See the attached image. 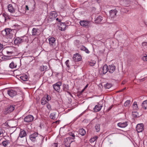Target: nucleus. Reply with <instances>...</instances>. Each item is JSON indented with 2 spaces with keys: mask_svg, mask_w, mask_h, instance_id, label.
Returning a JSON list of instances; mask_svg holds the SVG:
<instances>
[{
  "mask_svg": "<svg viewBox=\"0 0 147 147\" xmlns=\"http://www.w3.org/2000/svg\"><path fill=\"white\" fill-rule=\"evenodd\" d=\"M13 33V30L9 28L5 29L2 31V34L4 36H6L10 39H12L14 37Z\"/></svg>",
  "mask_w": 147,
  "mask_h": 147,
  "instance_id": "1",
  "label": "nucleus"
},
{
  "mask_svg": "<svg viewBox=\"0 0 147 147\" xmlns=\"http://www.w3.org/2000/svg\"><path fill=\"white\" fill-rule=\"evenodd\" d=\"M7 8L9 12L13 13V16L17 17L20 16V13L19 10L14 9L11 4H9L7 6Z\"/></svg>",
  "mask_w": 147,
  "mask_h": 147,
  "instance_id": "2",
  "label": "nucleus"
},
{
  "mask_svg": "<svg viewBox=\"0 0 147 147\" xmlns=\"http://www.w3.org/2000/svg\"><path fill=\"white\" fill-rule=\"evenodd\" d=\"M49 44L52 47L54 48L56 50H57V48L55 47H56V44L55 41L56 40L55 39L54 37H51L48 39Z\"/></svg>",
  "mask_w": 147,
  "mask_h": 147,
  "instance_id": "3",
  "label": "nucleus"
},
{
  "mask_svg": "<svg viewBox=\"0 0 147 147\" xmlns=\"http://www.w3.org/2000/svg\"><path fill=\"white\" fill-rule=\"evenodd\" d=\"M61 82H59L53 85L54 89L56 91L59 92L60 91V86L61 85Z\"/></svg>",
  "mask_w": 147,
  "mask_h": 147,
  "instance_id": "4",
  "label": "nucleus"
},
{
  "mask_svg": "<svg viewBox=\"0 0 147 147\" xmlns=\"http://www.w3.org/2000/svg\"><path fill=\"white\" fill-rule=\"evenodd\" d=\"M108 66L107 65H105L102 68H100L99 70V72L104 74H106L108 71Z\"/></svg>",
  "mask_w": 147,
  "mask_h": 147,
  "instance_id": "5",
  "label": "nucleus"
},
{
  "mask_svg": "<svg viewBox=\"0 0 147 147\" xmlns=\"http://www.w3.org/2000/svg\"><path fill=\"white\" fill-rule=\"evenodd\" d=\"M71 138L67 137L64 140V144L65 146L67 147H70V144L72 141L71 140Z\"/></svg>",
  "mask_w": 147,
  "mask_h": 147,
  "instance_id": "6",
  "label": "nucleus"
},
{
  "mask_svg": "<svg viewBox=\"0 0 147 147\" xmlns=\"http://www.w3.org/2000/svg\"><path fill=\"white\" fill-rule=\"evenodd\" d=\"M80 25L86 27L87 26L88 27H90V22L89 21H81L80 22Z\"/></svg>",
  "mask_w": 147,
  "mask_h": 147,
  "instance_id": "7",
  "label": "nucleus"
},
{
  "mask_svg": "<svg viewBox=\"0 0 147 147\" xmlns=\"http://www.w3.org/2000/svg\"><path fill=\"white\" fill-rule=\"evenodd\" d=\"M144 126L143 124H138L136 126V129L138 132H142L144 130Z\"/></svg>",
  "mask_w": 147,
  "mask_h": 147,
  "instance_id": "8",
  "label": "nucleus"
},
{
  "mask_svg": "<svg viewBox=\"0 0 147 147\" xmlns=\"http://www.w3.org/2000/svg\"><path fill=\"white\" fill-rule=\"evenodd\" d=\"M38 135V133L37 132H34L30 135V139L32 141L34 142L36 140V138Z\"/></svg>",
  "mask_w": 147,
  "mask_h": 147,
  "instance_id": "9",
  "label": "nucleus"
},
{
  "mask_svg": "<svg viewBox=\"0 0 147 147\" xmlns=\"http://www.w3.org/2000/svg\"><path fill=\"white\" fill-rule=\"evenodd\" d=\"M34 117L32 115H28L24 118V121L27 123H29L32 121Z\"/></svg>",
  "mask_w": 147,
  "mask_h": 147,
  "instance_id": "10",
  "label": "nucleus"
},
{
  "mask_svg": "<svg viewBox=\"0 0 147 147\" xmlns=\"http://www.w3.org/2000/svg\"><path fill=\"white\" fill-rule=\"evenodd\" d=\"M73 59L75 61H78L81 60L82 57L80 55L77 53L74 55Z\"/></svg>",
  "mask_w": 147,
  "mask_h": 147,
  "instance_id": "11",
  "label": "nucleus"
},
{
  "mask_svg": "<svg viewBox=\"0 0 147 147\" xmlns=\"http://www.w3.org/2000/svg\"><path fill=\"white\" fill-rule=\"evenodd\" d=\"M15 105H11L7 107L6 110V113H9L12 112L14 109Z\"/></svg>",
  "mask_w": 147,
  "mask_h": 147,
  "instance_id": "12",
  "label": "nucleus"
},
{
  "mask_svg": "<svg viewBox=\"0 0 147 147\" xmlns=\"http://www.w3.org/2000/svg\"><path fill=\"white\" fill-rule=\"evenodd\" d=\"M7 93L11 97H13L17 94V92L14 90H11L7 91Z\"/></svg>",
  "mask_w": 147,
  "mask_h": 147,
  "instance_id": "13",
  "label": "nucleus"
},
{
  "mask_svg": "<svg viewBox=\"0 0 147 147\" xmlns=\"http://www.w3.org/2000/svg\"><path fill=\"white\" fill-rule=\"evenodd\" d=\"M58 114L56 112H53L51 113L50 115V118L53 120H56L58 117Z\"/></svg>",
  "mask_w": 147,
  "mask_h": 147,
  "instance_id": "14",
  "label": "nucleus"
},
{
  "mask_svg": "<svg viewBox=\"0 0 147 147\" xmlns=\"http://www.w3.org/2000/svg\"><path fill=\"white\" fill-rule=\"evenodd\" d=\"M108 69L109 73H112L115 70V66L113 65H109L108 66Z\"/></svg>",
  "mask_w": 147,
  "mask_h": 147,
  "instance_id": "15",
  "label": "nucleus"
},
{
  "mask_svg": "<svg viewBox=\"0 0 147 147\" xmlns=\"http://www.w3.org/2000/svg\"><path fill=\"white\" fill-rule=\"evenodd\" d=\"M117 11L115 9L112 10L110 11V16L111 18L115 17L117 13Z\"/></svg>",
  "mask_w": 147,
  "mask_h": 147,
  "instance_id": "16",
  "label": "nucleus"
},
{
  "mask_svg": "<svg viewBox=\"0 0 147 147\" xmlns=\"http://www.w3.org/2000/svg\"><path fill=\"white\" fill-rule=\"evenodd\" d=\"M23 41V40L21 38H16L14 40V43L15 45H18Z\"/></svg>",
  "mask_w": 147,
  "mask_h": 147,
  "instance_id": "17",
  "label": "nucleus"
},
{
  "mask_svg": "<svg viewBox=\"0 0 147 147\" xmlns=\"http://www.w3.org/2000/svg\"><path fill=\"white\" fill-rule=\"evenodd\" d=\"M63 90L67 92L70 96H72L71 93L68 91L69 90V86L68 84H63Z\"/></svg>",
  "mask_w": 147,
  "mask_h": 147,
  "instance_id": "18",
  "label": "nucleus"
},
{
  "mask_svg": "<svg viewBox=\"0 0 147 147\" xmlns=\"http://www.w3.org/2000/svg\"><path fill=\"white\" fill-rule=\"evenodd\" d=\"M102 107V106L101 105L99 104H98L97 105L95 106L94 108V111L96 112L99 111L100 110Z\"/></svg>",
  "mask_w": 147,
  "mask_h": 147,
  "instance_id": "19",
  "label": "nucleus"
},
{
  "mask_svg": "<svg viewBox=\"0 0 147 147\" xmlns=\"http://www.w3.org/2000/svg\"><path fill=\"white\" fill-rule=\"evenodd\" d=\"M57 16V14L55 12L52 11L50 13V18L53 20Z\"/></svg>",
  "mask_w": 147,
  "mask_h": 147,
  "instance_id": "20",
  "label": "nucleus"
},
{
  "mask_svg": "<svg viewBox=\"0 0 147 147\" xmlns=\"http://www.w3.org/2000/svg\"><path fill=\"white\" fill-rule=\"evenodd\" d=\"M117 125L119 127L124 128L127 125V122H119L117 124Z\"/></svg>",
  "mask_w": 147,
  "mask_h": 147,
  "instance_id": "21",
  "label": "nucleus"
},
{
  "mask_svg": "<svg viewBox=\"0 0 147 147\" xmlns=\"http://www.w3.org/2000/svg\"><path fill=\"white\" fill-rule=\"evenodd\" d=\"M80 50L82 51H84L87 53H90V51L88 50L86 47L83 45H82L81 47Z\"/></svg>",
  "mask_w": 147,
  "mask_h": 147,
  "instance_id": "22",
  "label": "nucleus"
},
{
  "mask_svg": "<svg viewBox=\"0 0 147 147\" xmlns=\"http://www.w3.org/2000/svg\"><path fill=\"white\" fill-rule=\"evenodd\" d=\"M26 131L24 130L21 131L19 135V136L20 138H23L26 135Z\"/></svg>",
  "mask_w": 147,
  "mask_h": 147,
  "instance_id": "23",
  "label": "nucleus"
},
{
  "mask_svg": "<svg viewBox=\"0 0 147 147\" xmlns=\"http://www.w3.org/2000/svg\"><path fill=\"white\" fill-rule=\"evenodd\" d=\"M60 26H61L60 27V28H61L60 30L61 31L64 30L66 27V25L64 23L61 22Z\"/></svg>",
  "mask_w": 147,
  "mask_h": 147,
  "instance_id": "24",
  "label": "nucleus"
},
{
  "mask_svg": "<svg viewBox=\"0 0 147 147\" xmlns=\"http://www.w3.org/2000/svg\"><path fill=\"white\" fill-rule=\"evenodd\" d=\"M79 132V134L82 136H84L86 134V131L83 128L80 129Z\"/></svg>",
  "mask_w": 147,
  "mask_h": 147,
  "instance_id": "25",
  "label": "nucleus"
},
{
  "mask_svg": "<svg viewBox=\"0 0 147 147\" xmlns=\"http://www.w3.org/2000/svg\"><path fill=\"white\" fill-rule=\"evenodd\" d=\"M17 65L13 61L9 65V67L11 69L16 68L17 67Z\"/></svg>",
  "mask_w": 147,
  "mask_h": 147,
  "instance_id": "26",
  "label": "nucleus"
},
{
  "mask_svg": "<svg viewBox=\"0 0 147 147\" xmlns=\"http://www.w3.org/2000/svg\"><path fill=\"white\" fill-rule=\"evenodd\" d=\"M143 108L146 109H147V100L144 101L142 104Z\"/></svg>",
  "mask_w": 147,
  "mask_h": 147,
  "instance_id": "27",
  "label": "nucleus"
},
{
  "mask_svg": "<svg viewBox=\"0 0 147 147\" xmlns=\"http://www.w3.org/2000/svg\"><path fill=\"white\" fill-rule=\"evenodd\" d=\"M48 102L47 100L46 97H44L42 98L41 100V103L42 105H45Z\"/></svg>",
  "mask_w": 147,
  "mask_h": 147,
  "instance_id": "28",
  "label": "nucleus"
},
{
  "mask_svg": "<svg viewBox=\"0 0 147 147\" xmlns=\"http://www.w3.org/2000/svg\"><path fill=\"white\" fill-rule=\"evenodd\" d=\"M5 17L4 16L3 13L0 15V21L2 22H5Z\"/></svg>",
  "mask_w": 147,
  "mask_h": 147,
  "instance_id": "29",
  "label": "nucleus"
},
{
  "mask_svg": "<svg viewBox=\"0 0 147 147\" xmlns=\"http://www.w3.org/2000/svg\"><path fill=\"white\" fill-rule=\"evenodd\" d=\"M102 20V18L101 16H99L95 20V22L97 23H99Z\"/></svg>",
  "mask_w": 147,
  "mask_h": 147,
  "instance_id": "30",
  "label": "nucleus"
},
{
  "mask_svg": "<svg viewBox=\"0 0 147 147\" xmlns=\"http://www.w3.org/2000/svg\"><path fill=\"white\" fill-rule=\"evenodd\" d=\"M2 144L5 147L9 145L10 142L9 141L6 140L3 142Z\"/></svg>",
  "mask_w": 147,
  "mask_h": 147,
  "instance_id": "31",
  "label": "nucleus"
},
{
  "mask_svg": "<svg viewBox=\"0 0 147 147\" xmlns=\"http://www.w3.org/2000/svg\"><path fill=\"white\" fill-rule=\"evenodd\" d=\"M20 79L23 80V81H27L28 79V76L27 75H25L22 76H21L20 77Z\"/></svg>",
  "mask_w": 147,
  "mask_h": 147,
  "instance_id": "32",
  "label": "nucleus"
},
{
  "mask_svg": "<svg viewBox=\"0 0 147 147\" xmlns=\"http://www.w3.org/2000/svg\"><path fill=\"white\" fill-rule=\"evenodd\" d=\"M12 58L11 56H5L3 57V59L5 61H6L11 59Z\"/></svg>",
  "mask_w": 147,
  "mask_h": 147,
  "instance_id": "33",
  "label": "nucleus"
},
{
  "mask_svg": "<svg viewBox=\"0 0 147 147\" xmlns=\"http://www.w3.org/2000/svg\"><path fill=\"white\" fill-rule=\"evenodd\" d=\"M38 29L34 28L32 29V35H36L37 34Z\"/></svg>",
  "mask_w": 147,
  "mask_h": 147,
  "instance_id": "34",
  "label": "nucleus"
},
{
  "mask_svg": "<svg viewBox=\"0 0 147 147\" xmlns=\"http://www.w3.org/2000/svg\"><path fill=\"white\" fill-rule=\"evenodd\" d=\"M95 128L97 132L99 131L100 129V125L99 124H97L96 125Z\"/></svg>",
  "mask_w": 147,
  "mask_h": 147,
  "instance_id": "35",
  "label": "nucleus"
},
{
  "mask_svg": "<svg viewBox=\"0 0 147 147\" xmlns=\"http://www.w3.org/2000/svg\"><path fill=\"white\" fill-rule=\"evenodd\" d=\"M112 86L111 84L110 83H107L106 84L104 85V87L105 88L109 89Z\"/></svg>",
  "mask_w": 147,
  "mask_h": 147,
  "instance_id": "36",
  "label": "nucleus"
},
{
  "mask_svg": "<svg viewBox=\"0 0 147 147\" xmlns=\"http://www.w3.org/2000/svg\"><path fill=\"white\" fill-rule=\"evenodd\" d=\"M132 115L133 117L134 118L137 117L139 116L138 113L137 112H132Z\"/></svg>",
  "mask_w": 147,
  "mask_h": 147,
  "instance_id": "37",
  "label": "nucleus"
},
{
  "mask_svg": "<svg viewBox=\"0 0 147 147\" xmlns=\"http://www.w3.org/2000/svg\"><path fill=\"white\" fill-rule=\"evenodd\" d=\"M130 100H127L124 103V106L125 107H128L129 106L130 103Z\"/></svg>",
  "mask_w": 147,
  "mask_h": 147,
  "instance_id": "38",
  "label": "nucleus"
},
{
  "mask_svg": "<svg viewBox=\"0 0 147 147\" xmlns=\"http://www.w3.org/2000/svg\"><path fill=\"white\" fill-rule=\"evenodd\" d=\"M133 107L134 109L137 110L138 109V106L136 102H134Z\"/></svg>",
  "mask_w": 147,
  "mask_h": 147,
  "instance_id": "39",
  "label": "nucleus"
},
{
  "mask_svg": "<svg viewBox=\"0 0 147 147\" xmlns=\"http://www.w3.org/2000/svg\"><path fill=\"white\" fill-rule=\"evenodd\" d=\"M98 137L97 136H95L92 138H91L90 140L91 143L94 142L98 138Z\"/></svg>",
  "mask_w": 147,
  "mask_h": 147,
  "instance_id": "40",
  "label": "nucleus"
},
{
  "mask_svg": "<svg viewBox=\"0 0 147 147\" xmlns=\"http://www.w3.org/2000/svg\"><path fill=\"white\" fill-rule=\"evenodd\" d=\"M91 61L90 62L89 64L91 66H93L96 63V61Z\"/></svg>",
  "mask_w": 147,
  "mask_h": 147,
  "instance_id": "41",
  "label": "nucleus"
},
{
  "mask_svg": "<svg viewBox=\"0 0 147 147\" xmlns=\"http://www.w3.org/2000/svg\"><path fill=\"white\" fill-rule=\"evenodd\" d=\"M146 56H144L142 57V59L143 60L147 61V56L146 55Z\"/></svg>",
  "mask_w": 147,
  "mask_h": 147,
  "instance_id": "42",
  "label": "nucleus"
},
{
  "mask_svg": "<svg viewBox=\"0 0 147 147\" xmlns=\"http://www.w3.org/2000/svg\"><path fill=\"white\" fill-rule=\"evenodd\" d=\"M47 107L48 108V109L49 110H51V106L49 103H47Z\"/></svg>",
  "mask_w": 147,
  "mask_h": 147,
  "instance_id": "43",
  "label": "nucleus"
},
{
  "mask_svg": "<svg viewBox=\"0 0 147 147\" xmlns=\"http://www.w3.org/2000/svg\"><path fill=\"white\" fill-rule=\"evenodd\" d=\"M45 66L43 65L41 66L40 67V70L41 71H43L45 70Z\"/></svg>",
  "mask_w": 147,
  "mask_h": 147,
  "instance_id": "44",
  "label": "nucleus"
},
{
  "mask_svg": "<svg viewBox=\"0 0 147 147\" xmlns=\"http://www.w3.org/2000/svg\"><path fill=\"white\" fill-rule=\"evenodd\" d=\"M3 45L0 43V51H1L3 50Z\"/></svg>",
  "mask_w": 147,
  "mask_h": 147,
  "instance_id": "45",
  "label": "nucleus"
},
{
  "mask_svg": "<svg viewBox=\"0 0 147 147\" xmlns=\"http://www.w3.org/2000/svg\"><path fill=\"white\" fill-rule=\"evenodd\" d=\"M46 99L47 100L48 102L49 100H50L51 99V97L50 96L48 95H47V97H46Z\"/></svg>",
  "mask_w": 147,
  "mask_h": 147,
  "instance_id": "46",
  "label": "nucleus"
},
{
  "mask_svg": "<svg viewBox=\"0 0 147 147\" xmlns=\"http://www.w3.org/2000/svg\"><path fill=\"white\" fill-rule=\"evenodd\" d=\"M69 60H67L65 62V63L67 66L69 68Z\"/></svg>",
  "mask_w": 147,
  "mask_h": 147,
  "instance_id": "47",
  "label": "nucleus"
},
{
  "mask_svg": "<svg viewBox=\"0 0 147 147\" xmlns=\"http://www.w3.org/2000/svg\"><path fill=\"white\" fill-rule=\"evenodd\" d=\"M142 46L143 47H146L147 46V42H142Z\"/></svg>",
  "mask_w": 147,
  "mask_h": 147,
  "instance_id": "48",
  "label": "nucleus"
},
{
  "mask_svg": "<svg viewBox=\"0 0 147 147\" xmlns=\"http://www.w3.org/2000/svg\"><path fill=\"white\" fill-rule=\"evenodd\" d=\"M69 134L70 136H72L73 137V138L72 139H74L75 136L73 133H72V132L70 133H69Z\"/></svg>",
  "mask_w": 147,
  "mask_h": 147,
  "instance_id": "49",
  "label": "nucleus"
},
{
  "mask_svg": "<svg viewBox=\"0 0 147 147\" xmlns=\"http://www.w3.org/2000/svg\"><path fill=\"white\" fill-rule=\"evenodd\" d=\"M3 15H4V16L5 17V21L7 19H9V17L7 14H5V13H3Z\"/></svg>",
  "mask_w": 147,
  "mask_h": 147,
  "instance_id": "50",
  "label": "nucleus"
},
{
  "mask_svg": "<svg viewBox=\"0 0 147 147\" xmlns=\"http://www.w3.org/2000/svg\"><path fill=\"white\" fill-rule=\"evenodd\" d=\"M58 144L57 143H54L51 146V147H57Z\"/></svg>",
  "mask_w": 147,
  "mask_h": 147,
  "instance_id": "51",
  "label": "nucleus"
},
{
  "mask_svg": "<svg viewBox=\"0 0 147 147\" xmlns=\"http://www.w3.org/2000/svg\"><path fill=\"white\" fill-rule=\"evenodd\" d=\"M113 107V105H112L110 107H109V108L107 110V111L108 112L109 111H110L111 109V108H112Z\"/></svg>",
  "mask_w": 147,
  "mask_h": 147,
  "instance_id": "52",
  "label": "nucleus"
},
{
  "mask_svg": "<svg viewBox=\"0 0 147 147\" xmlns=\"http://www.w3.org/2000/svg\"><path fill=\"white\" fill-rule=\"evenodd\" d=\"M3 133L2 129V128L0 127V135H1V134H2Z\"/></svg>",
  "mask_w": 147,
  "mask_h": 147,
  "instance_id": "53",
  "label": "nucleus"
},
{
  "mask_svg": "<svg viewBox=\"0 0 147 147\" xmlns=\"http://www.w3.org/2000/svg\"><path fill=\"white\" fill-rule=\"evenodd\" d=\"M7 53L8 55L11 54L13 53V52L12 51L9 52L7 51Z\"/></svg>",
  "mask_w": 147,
  "mask_h": 147,
  "instance_id": "54",
  "label": "nucleus"
},
{
  "mask_svg": "<svg viewBox=\"0 0 147 147\" xmlns=\"http://www.w3.org/2000/svg\"><path fill=\"white\" fill-rule=\"evenodd\" d=\"M56 21H58V22H61V19H59V18H57L56 19Z\"/></svg>",
  "mask_w": 147,
  "mask_h": 147,
  "instance_id": "55",
  "label": "nucleus"
},
{
  "mask_svg": "<svg viewBox=\"0 0 147 147\" xmlns=\"http://www.w3.org/2000/svg\"><path fill=\"white\" fill-rule=\"evenodd\" d=\"M26 10H29V8L28 7V6L27 5H26Z\"/></svg>",
  "mask_w": 147,
  "mask_h": 147,
  "instance_id": "56",
  "label": "nucleus"
},
{
  "mask_svg": "<svg viewBox=\"0 0 147 147\" xmlns=\"http://www.w3.org/2000/svg\"><path fill=\"white\" fill-rule=\"evenodd\" d=\"M88 84H87L86 86L84 88V89L83 90V91L85 89H86L88 87Z\"/></svg>",
  "mask_w": 147,
  "mask_h": 147,
  "instance_id": "57",
  "label": "nucleus"
},
{
  "mask_svg": "<svg viewBox=\"0 0 147 147\" xmlns=\"http://www.w3.org/2000/svg\"><path fill=\"white\" fill-rule=\"evenodd\" d=\"M126 88V87H125L123 89H122L120 90L119 91V92H122V91H123V90H125Z\"/></svg>",
  "mask_w": 147,
  "mask_h": 147,
  "instance_id": "58",
  "label": "nucleus"
},
{
  "mask_svg": "<svg viewBox=\"0 0 147 147\" xmlns=\"http://www.w3.org/2000/svg\"><path fill=\"white\" fill-rule=\"evenodd\" d=\"M53 123L59 124V121H56L55 122H54Z\"/></svg>",
  "mask_w": 147,
  "mask_h": 147,
  "instance_id": "59",
  "label": "nucleus"
},
{
  "mask_svg": "<svg viewBox=\"0 0 147 147\" xmlns=\"http://www.w3.org/2000/svg\"><path fill=\"white\" fill-rule=\"evenodd\" d=\"M97 2L98 3H99L100 2V0H96Z\"/></svg>",
  "mask_w": 147,
  "mask_h": 147,
  "instance_id": "60",
  "label": "nucleus"
},
{
  "mask_svg": "<svg viewBox=\"0 0 147 147\" xmlns=\"http://www.w3.org/2000/svg\"><path fill=\"white\" fill-rule=\"evenodd\" d=\"M122 84H123V83H122Z\"/></svg>",
  "mask_w": 147,
  "mask_h": 147,
  "instance_id": "61",
  "label": "nucleus"
}]
</instances>
